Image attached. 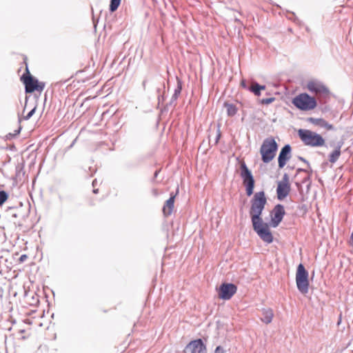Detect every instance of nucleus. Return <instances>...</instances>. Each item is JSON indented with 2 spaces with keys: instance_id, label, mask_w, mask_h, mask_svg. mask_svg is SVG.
<instances>
[{
  "instance_id": "32",
  "label": "nucleus",
  "mask_w": 353,
  "mask_h": 353,
  "mask_svg": "<svg viewBox=\"0 0 353 353\" xmlns=\"http://www.w3.org/2000/svg\"><path fill=\"white\" fill-rule=\"evenodd\" d=\"M292 17H290L289 19L292 20L294 23H299L300 21L299 19L295 16V14L294 12H291Z\"/></svg>"
},
{
  "instance_id": "7",
  "label": "nucleus",
  "mask_w": 353,
  "mask_h": 353,
  "mask_svg": "<svg viewBox=\"0 0 353 353\" xmlns=\"http://www.w3.org/2000/svg\"><path fill=\"white\" fill-rule=\"evenodd\" d=\"M237 287L231 283H223L220 285L218 294L219 297L223 300H229L236 292Z\"/></svg>"
},
{
  "instance_id": "33",
  "label": "nucleus",
  "mask_w": 353,
  "mask_h": 353,
  "mask_svg": "<svg viewBox=\"0 0 353 353\" xmlns=\"http://www.w3.org/2000/svg\"><path fill=\"white\" fill-rule=\"evenodd\" d=\"M214 353H225V350L223 349V347L219 345L216 347Z\"/></svg>"
},
{
  "instance_id": "35",
  "label": "nucleus",
  "mask_w": 353,
  "mask_h": 353,
  "mask_svg": "<svg viewBox=\"0 0 353 353\" xmlns=\"http://www.w3.org/2000/svg\"><path fill=\"white\" fill-rule=\"evenodd\" d=\"M158 104L159 105L165 99L163 94H157Z\"/></svg>"
},
{
  "instance_id": "2",
  "label": "nucleus",
  "mask_w": 353,
  "mask_h": 353,
  "mask_svg": "<svg viewBox=\"0 0 353 353\" xmlns=\"http://www.w3.org/2000/svg\"><path fill=\"white\" fill-rule=\"evenodd\" d=\"M298 135L303 144L307 146L319 148L323 146L325 143V139L321 134L310 130L299 129Z\"/></svg>"
},
{
  "instance_id": "27",
  "label": "nucleus",
  "mask_w": 353,
  "mask_h": 353,
  "mask_svg": "<svg viewBox=\"0 0 353 353\" xmlns=\"http://www.w3.org/2000/svg\"><path fill=\"white\" fill-rule=\"evenodd\" d=\"M177 99H178V98L175 97V96H172L170 101L169 102V103L167 104V106L170 105V106L175 107L176 105V102Z\"/></svg>"
},
{
  "instance_id": "1",
  "label": "nucleus",
  "mask_w": 353,
  "mask_h": 353,
  "mask_svg": "<svg viewBox=\"0 0 353 353\" xmlns=\"http://www.w3.org/2000/svg\"><path fill=\"white\" fill-rule=\"evenodd\" d=\"M266 203L267 198L264 191L256 192L250 201L249 214L254 232L264 242L271 243L273 242V235L269 225L263 222L261 218Z\"/></svg>"
},
{
  "instance_id": "46",
  "label": "nucleus",
  "mask_w": 353,
  "mask_h": 353,
  "mask_svg": "<svg viewBox=\"0 0 353 353\" xmlns=\"http://www.w3.org/2000/svg\"><path fill=\"white\" fill-rule=\"evenodd\" d=\"M98 191H99V190H98V189H94V190H93V192H94V194L98 193Z\"/></svg>"
},
{
  "instance_id": "4",
  "label": "nucleus",
  "mask_w": 353,
  "mask_h": 353,
  "mask_svg": "<svg viewBox=\"0 0 353 353\" xmlns=\"http://www.w3.org/2000/svg\"><path fill=\"white\" fill-rule=\"evenodd\" d=\"M240 176L245 188L247 196H250L254 192L255 181L252 172L243 161L240 163Z\"/></svg>"
},
{
  "instance_id": "9",
  "label": "nucleus",
  "mask_w": 353,
  "mask_h": 353,
  "mask_svg": "<svg viewBox=\"0 0 353 353\" xmlns=\"http://www.w3.org/2000/svg\"><path fill=\"white\" fill-rule=\"evenodd\" d=\"M285 214L284 206L282 204H276L271 212L270 226L276 228L282 221Z\"/></svg>"
},
{
  "instance_id": "26",
  "label": "nucleus",
  "mask_w": 353,
  "mask_h": 353,
  "mask_svg": "<svg viewBox=\"0 0 353 353\" xmlns=\"http://www.w3.org/2000/svg\"><path fill=\"white\" fill-rule=\"evenodd\" d=\"M36 110V106H34L26 116H24L23 119L25 120L30 119L32 115L34 114Z\"/></svg>"
},
{
  "instance_id": "15",
  "label": "nucleus",
  "mask_w": 353,
  "mask_h": 353,
  "mask_svg": "<svg viewBox=\"0 0 353 353\" xmlns=\"http://www.w3.org/2000/svg\"><path fill=\"white\" fill-rule=\"evenodd\" d=\"M176 195L172 192L170 197L166 201L163 207V212L165 216H169L172 214Z\"/></svg>"
},
{
  "instance_id": "11",
  "label": "nucleus",
  "mask_w": 353,
  "mask_h": 353,
  "mask_svg": "<svg viewBox=\"0 0 353 353\" xmlns=\"http://www.w3.org/2000/svg\"><path fill=\"white\" fill-rule=\"evenodd\" d=\"M292 148L290 144L285 145L281 150L278 157V164L279 168H283L288 161L292 157L291 155Z\"/></svg>"
},
{
  "instance_id": "44",
  "label": "nucleus",
  "mask_w": 353,
  "mask_h": 353,
  "mask_svg": "<svg viewBox=\"0 0 353 353\" xmlns=\"http://www.w3.org/2000/svg\"><path fill=\"white\" fill-rule=\"evenodd\" d=\"M179 95H180L179 94L176 93L174 92V94H172V96H175V97H176V98H178Z\"/></svg>"
},
{
  "instance_id": "19",
  "label": "nucleus",
  "mask_w": 353,
  "mask_h": 353,
  "mask_svg": "<svg viewBox=\"0 0 353 353\" xmlns=\"http://www.w3.org/2000/svg\"><path fill=\"white\" fill-rule=\"evenodd\" d=\"M224 106L227 109V114L229 117H233L236 114L237 108L234 104L225 103Z\"/></svg>"
},
{
  "instance_id": "22",
  "label": "nucleus",
  "mask_w": 353,
  "mask_h": 353,
  "mask_svg": "<svg viewBox=\"0 0 353 353\" xmlns=\"http://www.w3.org/2000/svg\"><path fill=\"white\" fill-rule=\"evenodd\" d=\"M8 199V194L5 190H0V205H2Z\"/></svg>"
},
{
  "instance_id": "5",
  "label": "nucleus",
  "mask_w": 353,
  "mask_h": 353,
  "mask_svg": "<svg viewBox=\"0 0 353 353\" xmlns=\"http://www.w3.org/2000/svg\"><path fill=\"white\" fill-rule=\"evenodd\" d=\"M292 103L296 108L303 111L313 110L317 105L315 98L307 93H302L295 97Z\"/></svg>"
},
{
  "instance_id": "10",
  "label": "nucleus",
  "mask_w": 353,
  "mask_h": 353,
  "mask_svg": "<svg viewBox=\"0 0 353 353\" xmlns=\"http://www.w3.org/2000/svg\"><path fill=\"white\" fill-rule=\"evenodd\" d=\"M207 348L202 339L190 341L185 347L183 353H206Z\"/></svg>"
},
{
  "instance_id": "30",
  "label": "nucleus",
  "mask_w": 353,
  "mask_h": 353,
  "mask_svg": "<svg viewBox=\"0 0 353 353\" xmlns=\"http://www.w3.org/2000/svg\"><path fill=\"white\" fill-rule=\"evenodd\" d=\"M279 183L290 184L289 183V176H288V174L285 173L283 174V176L282 181H279Z\"/></svg>"
},
{
  "instance_id": "28",
  "label": "nucleus",
  "mask_w": 353,
  "mask_h": 353,
  "mask_svg": "<svg viewBox=\"0 0 353 353\" xmlns=\"http://www.w3.org/2000/svg\"><path fill=\"white\" fill-rule=\"evenodd\" d=\"M221 131H220V128L219 126L218 129H217V132H216V138H215V140H214V145H216L219 143V139L221 138Z\"/></svg>"
},
{
  "instance_id": "29",
  "label": "nucleus",
  "mask_w": 353,
  "mask_h": 353,
  "mask_svg": "<svg viewBox=\"0 0 353 353\" xmlns=\"http://www.w3.org/2000/svg\"><path fill=\"white\" fill-rule=\"evenodd\" d=\"M37 89H36V91L41 92L43 90V89L45 88V83L38 81V85H37Z\"/></svg>"
},
{
  "instance_id": "25",
  "label": "nucleus",
  "mask_w": 353,
  "mask_h": 353,
  "mask_svg": "<svg viewBox=\"0 0 353 353\" xmlns=\"http://www.w3.org/2000/svg\"><path fill=\"white\" fill-rule=\"evenodd\" d=\"M321 128H324L327 130H335L334 125L327 123L325 120L324 121Z\"/></svg>"
},
{
  "instance_id": "40",
  "label": "nucleus",
  "mask_w": 353,
  "mask_h": 353,
  "mask_svg": "<svg viewBox=\"0 0 353 353\" xmlns=\"http://www.w3.org/2000/svg\"><path fill=\"white\" fill-rule=\"evenodd\" d=\"M146 83H147V80L146 79L143 80V81L142 83V86H143V90H145Z\"/></svg>"
},
{
  "instance_id": "14",
  "label": "nucleus",
  "mask_w": 353,
  "mask_h": 353,
  "mask_svg": "<svg viewBox=\"0 0 353 353\" xmlns=\"http://www.w3.org/2000/svg\"><path fill=\"white\" fill-rule=\"evenodd\" d=\"M343 145V142L342 141H338L335 145V148L333 152H332L328 156V160L331 163H336L339 159L341 154V148Z\"/></svg>"
},
{
  "instance_id": "20",
  "label": "nucleus",
  "mask_w": 353,
  "mask_h": 353,
  "mask_svg": "<svg viewBox=\"0 0 353 353\" xmlns=\"http://www.w3.org/2000/svg\"><path fill=\"white\" fill-rule=\"evenodd\" d=\"M324 119L321 118H314V117H309L307 118V121L313 125H318L320 127H322L323 123L324 122Z\"/></svg>"
},
{
  "instance_id": "3",
  "label": "nucleus",
  "mask_w": 353,
  "mask_h": 353,
  "mask_svg": "<svg viewBox=\"0 0 353 353\" xmlns=\"http://www.w3.org/2000/svg\"><path fill=\"white\" fill-rule=\"evenodd\" d=\"M277 150L278 144L274 138L265 139L260 148L263 162L265 163L270 162L274 158Z\"/></svg>"
},
{
  "instance_id": "18",
  "label": "nucleus",
  "mask_w": 353,
  "mask_h": 353,
  "mask_svg": "<svg viewBox=\"0 0 353 353\" xmlns=\"http://www.w3.org/2000/svg\"><path fill=\"white\" fill-rule=\"evenodd\" d=\"M20 211L21 209H18L14 207H8L6 210V212L8 215L10 216L11 220L13 221L15 224L16 222L14 221V219L19 216Z\"/></svg>"
},
{
  "instance_id": "31",
  "label": "nucleus",
  "mask_w": 353,
  "mask_h": 353,
  "mask_svg": "<svg viewBox=\"0 0 353 353\" xmlns=\"http://www.w3.org/2000/svg\"><path fill=\"white\" fill-rule=\"evenodd\" d=\"M299 209L301 212H303V214H306L307 212V206L305 204H301L299 206Z\"/></svg>"
},
{
  "instance_id": "16",
  "label": "nucleus",
  "mask_w": 353,
  "mask_h": 353,
  "mask_svg": "<svg viewBox=\"0 0 353 353\" xmlns=\"http://www.w3.org/2000/svg\"><path fill=\"white\" fill-rule=\"evenodd\" d=\"M274 316V313L272 309L270 308H263L262 310V316L261 317V320L262 322L265 324H269L272 322Z\"/></svg>"
},
{
  "instance_id": "13",
  "label": "nucleus",
  "mask_w": 353,
  "mask_h": 353,
  "mask_svg": "<svg viewBox=\"0 0 353 353\" xmlns=\"http://www.w3.org/2000/svg\"><path fill=\"white\" fill-rule=\"evenodd\" d=\"M290 191V185L278 183L276 188L277 199L280 201L288 196Z\"/></svg>"
},
{
  "instance_id": "41",
  "label": "nucleus",
  "mask_w": 353,
  "mask_h": 353,
  "mask_svg": "<svg viewBox=\"0 0 353 353\" xmlns=\"http://www.w3.org/2000/svg\"><path fill=\"white\" fill-rule=\"evenodd\" d=\"M242 87H243L244 88H247V86H246V83H245V81L244 80H243L241 83Z\"/></svg>"
},
{
  "instance_id": "47",
  "label": "nucleus",
  "mask_w": 353,
  "mask_h": 353,
  "mask_svg": "<svg viewBox=\"0 0 353 353\" xmlns=\"http://www.w3.org/2000/svg\"><path fill=\"white\" fill-rule=\"evenodd\" d=\"M96 182H97V180H96V179H95V180H94V181H92V185H93V186H94V185H95V183H96Z\"/></svg>"
},
{
  "instance_id": "38",
  "label": "nucleus",
  "mask_w": 353,
  "mask_h": 353,
  "mask_svg": "<svg viewBox=\"0 0 353 353\" xmlns=\"http://www.w3.org/2000/svg\"><path fill=\"white\" fill-rule=\"evenodd\" d=\"M311 173H312V172H309V173H308V174H308V176H307V177H305V178H304V179H303V181H302V183H306L307 181H310V174H311Z\"/></svg>"
},
{
  "instance_id": "34",
  "label": "nucleus",
  "mask_w": 353,
  "mask_h": 353,
  "mask_svg": "<svg viewBox=\"0 0 353 353\" xmlns=\"http://www.w3.org/2000/svg\"><path fill=\"white\" fill-rule=\"evenodd\" d=\"M296 172H297V173L301 172H306V173H309V172H312V170L311 168H308V169L298 168Z\"/></svg>"
},
{
  "instance_id": "36",
  "label": "nucleus",
  "mask_w": 353,
  "mask_h": 353,
  "mask_svg": "<svg viewBox=\"0 0 353 353\" xmlns=\"http://www.w3.org/2000/svg\"><path fill=\"white\" fill-rule=\"evenodd\" d=\"M299 159L304 162L307 165V168H310V163L305 159L302 157H299Z\"/></svg>"
},
{
  "instance_id": "43",
  "label": "nucleus",
  "mask_w": 353,
  "mask_h": 353,
  "mask_svg": "<svg viewBox=\"0 0 353 353\" xmlns=\"http://www.w3.org/2000/svg\"><path fill=\"white\" fill-rule=\"evenodd\" d=\"M161 88H158L157 89V94H161V93H160V92H161Z\"/></svg>"
},
{
  "instance_id": "21",
  "label": "nucleus",
  "mask_w": 353,
  "mask_h": 353,
  "mask_svg": "<svg viewBox=\"0 0 353 353\" xmlns=\"http://www.w3.org/2000/svg\"><path fill=\"white\" fill-rule=\"evenodd\" d=\"M121 0H110L109 10L111 12L116 11L121 4Z\"/></svg>"
},
{
  "instance_id": "45",
  "label": "nucleus",
  "mask_w": 353,
  "mask_h": 353,
  "mask_svg": "<svg viewBox=\"0 0 353 353\" xmlns=\"http://www.w3.org/2000/svg\"><path fill=\"white\" fill-rule=\"evenodd\" d=\"M159 172V170H156L155 172H154V177H157L158 174Z\"/></svg>"
},
{
  "instance_id": "6",
  "label": "nucleus",
  "mask_w": 353,
  "mask_h": 353,
  "mask_svg": "<svg viewBox=\"0 0 353 353\" xmlns=\"http://www.w3.org/2000/svg\"><path fill=\"white\" fill-rule=\"evenodd\" d=\"M308 272L304 265L300 263L296 270V283L298 290L303 294H305L309 290Z\"/></svg>"
},
{
  "instance_id": "8",
  "label": "nucleus",
  "mask_w": 353,
  "mask_h": 353,
  "mask_svg": "<svg viewBox=\"0 0 353 353\" xmlns=\"http://www.w3.org/2000/svg\"><path fill=\"white\" fill-rule=\"evenodd\" d=\"M21 81L25 85V91L26 93H32L37 89L38 79L31 75L28 67L26 72L21 77Z\"/></svg>"
},
{
  "instance_id": "37",
  "label": "nucleus",
  "mask_w": 353,
  "mask_h": 353,
  "mask_svg": "<svg viewBox=\"0 0 353 353\" xmlns=\"http://www.w3.org/2000/svg\"><path fill=\"white\" fill-rule=\"evenodd\" d=\"M20 130H21V128H19L18 130H15L14 134L10 133L9 136L11 137H15V136H17V134H19Z\"/></svg>"
},
{
  "instance_id": "42",
  "label": "nucleus",
  "mask_w": 353,
  "mask_h": 353,
  "mask_svg": "<svg viewBox=\"0 0 353 353\" xmlns=\"http://www.w3.org/2000/svg\"><path fill=\"white\" fill-rule=\"evenodd\" d=\"M350 241H351V245H352V247H353V232H352V234H351Z\"/></svg>"
},
{
  "instance_id": "12",
  "label": "nucleus",
  "mask_w": 353,
  "mask_h": 353,
  "mask_svg": "<svg viewBox=\"0 0 353 353\" xmlns=\"http://www.w3.org/2000/svg\"><path fill=\"white\" fill-rule=\"evenodd\" d=\"M307 88L310 92L316 94L327 93L329 92L328 89L323 83L316 81H309Z\"/></svg>"
},
{
  "instance_id": "23",
  "label": "nucleus",
  "mask_w": 353,
  "mask_h": 353,
  "mask_svg": "<svg viewBox=\"0 0 353 353\" xmlns=\"http://www.w3.org/2000/svg\"><path fill=\"white\" fill-rule=\"evenodd\" d=\"M176 81H177V85H176V88L174 89V92L180 94L181 92V90H182L183 83H182L181 80L179 79V78H176Z\"/></svg>"
},
{
  "instance_id": "48",
  "label": "nucleus",
  "mask_w": 353,
  "mask_h": 353,
  "mask_svg": "<svg viewBox=\"0 0 353 353\" xmlns=\"http://www.w3.org/2000/svg\"><path fill=\"white\" fill-rule=\"evenodd\" d=\"M163 89L164 90L165 89V85L163 84Z\"/></svg>"
},
{
  "instance_id": "24",
  "label": "nucleus",
  "mask_w": 353,
  "mask_h": 353,
  "mask_svg": "<svg viewBox=\"0 0 353 353\" xmlns=\"http://www.w3.org/2000/svg\"><path fill=\"white\" fill-rule=\"evenodd\" d=\"M274 101H275L274 97L265 98V99H262L261 100V103L268 105V104L272 103Z\"/></svg>"
},
{
  "instance_id": "17",
  "label": "nucleus",
  "mask_w": 353,
  "mask_h": 353,
  "mask_svg": "<svg viewBox=\"0 0 353 353\" xmlns=\"http://www.w3.org/2000/svg\"><path fill=\"white\" fill-rule=\"evenodd\" d=\"M265 89V85H262L258 83L256 81H253L250 87L248 88V90L254 93V95L259 97L261 95V90Z\"/></svg>"
},
{
  "instance_id": "39",
  "label": "nucleus",
  "mask_w": 353,
  "mask_h": 353,
  "mask_svg": "<svg viewBox=\"0 0 353 353\" xmlns=\"http://www.w3.org/2000/svg\"><path fill=\"white\" fill-rule=\"evenodd\" d=\"M28 258L27 255L26 254H22L20 258H19V261L21 262H23L26 259Z\"/></svg>"
}]
</instances>
